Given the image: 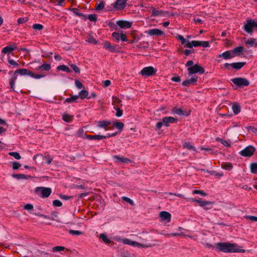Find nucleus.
<instances>
[{"label": "nucleus", "mask_w": 257, "mask_h": 257, "mask_svg": "<svg viewBox=\"0 0 257 257\" xmlns=\"http://www.w3.org/2000/svg\"><path fill=\"white\" fill-rule=\"evenodd\" d=\"M17 78V76L16 75H14L9 80V85L11 86V89H13V91L15 90V81Z\"/></svg>", "instance_id": "nucleus-33"}, {"label": "nucleus", "mask_w": 257, "mask_h": 257, "mask_svg": "<svg viewBox=\"0 0 257 257\" xmlns=\"http://www.w3.org/2000/svg\"><path fill=\"white\" fill-rule=\"evenodd\" d=\"M104 6V4L103 2H100L99 3L97 4L95 6V9L97 11L102 10Z\"/></svg>", "instance_id": "nucleus-49"}, {"label": "nucleus", "mask_w": 257, "mask_h": 257, "mask_svg": "<svg viewBox=\"0 0 257 257\" xmlns=\"http://www.w3.org/2000/svg\"><path fill=\"white\" fill-rule=\"evenodd\" d=\"M113 160L114 162L119 164H128L131 162V160L124 157H120L118 155H114L113 156Z\"/></svg>", "instance_id": "nucleus-11"}, {"label": "nucleus", "mask_w": 257, "mask_h": 257, "mask_svg": "<svg viewBox=\"0 0 257 257\" xmlns=\"http://www.w3.org/2000/svg\"><path fill=\"white\" fill-rule=\"evenodd\" d=\"M28 70L27 69H19L15 71V75H16L17 74H19L21 75H27Z\"/></svg>", "instance_id": "nucleus-40"}, {"label": "nucleus", "mask_w": 257, "mask_h": 257, "mask_svg": "<svg viewBox=\"0 0 257 257\" xmlns=\"http://www.w3.org/2000/svg\"><path fill=\"white\" fill-rule=\"evenodd\" d=\"M222 169L226 171H230L233 169V165L231 163L222 162L220 165Z\"/></svg>", "instance_id": "nucleus-25"}, {"label": "nucleus", "mask_w": 257, "mask_h": 257, "mask_svg": "<svg viewBox=\"0 0 257 257\" xmlns=\"http://www.w3.org/2000/svg\"><path fill=\"white\" fill-rule=\"evenodd\" d=\"M87 41L89 42V43H93V44H98V41H96L93 36H89V38H88V39L87 40Z\"/></svg>", "instance_id": "nucleus-58"}, {"label": "nucleus", "mask_w": 257, "mask_h": 257, "mask_svg": "<svg viewBox=\"0 0 257 257\" xmlns=\"http://www.w3.org/2000/svg\"><path fill=\"white\" fill-rule=\"evenodd\" d=\"M246 218L251 221L257 222V216L248 215L246 216Z\"/></svg>", "instance_id": "nucleus-63"}, {"label": "nucleus", "mask_w": 257, "mask_h": 257, "mask_svg": "<svg viewBox=\"0 0 257 257\" xmlns=\"http://www.w3.org/2000/svg\"><path fill=\"white\" fill-rule=\"evenodd\" d=\"M69 10L72 11L73 13L76 16L82 17H85V15L80 13L79 10L77 8H69Z\"/></svg>", "instance_id": "nucleus-36"}, {"label": "nucleus", "mask_w": 257, "mask_h": 257, "mask_svg": "<svg viewBox=\"0 0 257 257\" xmlns=\"http://www.w3.org/2000/svg\"><path fill=\"white\" fill-rule=\"evenodd\" d=\"M187 71L189 75H191L196 73L202 74L205 72V69L198 64H195L192 67H188L187 68Z\"/></svg>", "instance_id": "nucleus-5"}, {"label": "nucleus", "mask_w": 257, "mask_h": 257, "mask_svg": "<svg viewBox=\"0 0 257 257\" xmlns=\"http://www.w3.org/2000/svg\"><path fill=\"white\" fill-rule=\"evenodd\" d=\"M79 98V96L75 95H72L71 97L67 98L65 100L64 103L67 102V103H72L73 102L76 101Z\"/></svg>", "instance_id": "nucleus-39"}, {"label": "nucleus", "mask_w": 257, "mask_h": 257, "mask_svg": "<svg viewBox=\"0 0 257 257\" xmlns=\"http://www.w3.org/2000/svg\"><path fill=\"white\" fill-rule=\"evenodd\" d=\"M121 33H122V32H114L112 33L111 36L113 38V39L114 40V41H116V42L118 43L120 40V36L121 35Z\"/></svg>", "instance_id": "nucleus-34"}, {"label": "nucleus", "mask_w": 257, "mask_h": 257, "mask_svg": "<svg viewBox=\"0 0 257 257\" xmlns=\"http://www.w3.org/2000/svg\"><path fill=\"white\" fill-rule=\"evenodd\" d=\"M200 46L203 48L209 47L210 45L208 41H200Z\"/></svg>", "instance_id": "nucleus-54"}, {"label": "nucleus", "mask_w": 257, "mask_h": 257, "mask_svg": "<svg viewBox=\"0 0 257 257\" xmlns=\"http://www.w3.org/2000/svg\"><path fill=\"white\" fill-rule=\"evenodd\" d=\"M152 16V17H166L168 14V12L162 10H157L154 7H151Z\"/></svg>", "instance_id": "nucleus-12"}, {"label": "nucleus", "mask_w": 257, "mask_h": 257, "mask_svg": "<svg viewBox=\"0 0 257 257\" xmlns=\"http://www.w3.org/2000/svg\"><path fill=\"white\" fill-rule=\"evenodd\" d=\"M88 94L89 92L88 91L86 90H82L79 92V98L80 97L82 99L84 98L87 99Z\"/></svg>", "instance_id": "nucleus-35"}, {"label": "nucleus", "mask_w": 257, "mask_h": 257, "mask_svg": "<svg viewBox=\"0 0 257 257\" xmlns=\"http://www.w3.org/2000/svg\"><path fill=\"white\" fill-rule=\"evenodd\" d=\"M217 57L218 58L222 57L225 60H227L233 58L232 53L231 50H228L224 52L222 54L217 55Z\"/></svg>", "instance_id": "nucleus-18"}, {"label": "nucleus", "mask_w": 257, "mask_h": 257, "mask_svg": "<svg viewBox=\"0 0 257 257\" xmlns=\"http://www.w3.org/2000/svg\"><path fill=\"white\" fill-rule=\"evenodd\" d=\"M198 77L194 76L191 78L187 79L182 82V85L189 87L191 84L196 85Z\"/></svg>", "instance_id": "nucleus-14"}, {"label": "nucleus", "mask_w": 257, "mask_h": 257, "mask_svg": "<svg viewBox=\"0 0 257 257\" xmlns=\"http://www.w3.org/2000/svg\"><path fill=\"white\" fill-rule=\"evenodd\" d=\"M122 199L123 200L129 203L131 205H134V201L130 198L123 196Z\"/></svg>", "instance_id": "nucleus-64"}, {"label": "nucleus", "mask_w": 257, "mask_h": 257, "mask_svg": "<svg viewBox=\"0 0 257 257\" xmlns=\"http://www.w3.org/2000/svg\"><path fill=\"white\" fill-rule=\"evenodd\" d=\"M9 155L14 157L17 160H20L21 159V156L20 154L16 152H10Z\"/></svg>", "instance_id": "nucleus-43"}, {"label": "nucleus", "mask_w": 257, "mask_h": 257, "mask_svg": "<svg viewBox=\"0 0 257 257\" xmlns=\"http://www.w3.org/2000/svg\"><path fill=\"white\" fill-rule=\"evenodd\" d=\"M104 48L111 52H119V47L117 45H113L108 41H105L102 44Z\"/></svg>", "instance_id": "nucleus-8"}, {"label": "nucleus", "mask_w": 257, "mask_h": 257, "mask_svg": "<svg viewBox=\"0 0 257 257\" xmlns=\"http://www.w3.org/2000/svg\"><path fill=\"white\" fill-rule=\"evenodd\" d=\"M193 194H200L203 196H205L206 195V194L204 192H203V191H201V190H195L193 191Z\"/></svg>", "instance_id": "nucleus-62"}, {"label": "nucleus", "mask_w": 257, "mask_h": 257, "mask_svg": "<svg viewBox=\"0 0 257 257\" xmlns=\"http://www.w3.org/2000/svg\"><path fill=\"white\" fill-rule=\"evenodd\" d=\"M200 206L203 207L206 210H209L212 208L213 203L208 201H203L200 202Z\"/></svg>", "instance_id": "nucleus-21"}, {"label": "nucleus", "mask_w": 257, "mask_h": 257, "mask_svg": "<svg viewBox=\"0 0 257 257\" xmlns=\"http://www.w3.org/2000/svg\"><path fill=\"white\" fill-rule=\"evenodd\" d=\"M255 151V148L251 145L248 146L239 152V154L244 157H250Z\"/></svg>", "instance_id": "nucleus-6"}, {"label": "nucleus", "mask_w": 257, "mask_h": 257, "mask_svg": "<svg viewBox=\"0 0 257 257\" xmlns=\"http://www.w3.org/2000/svg\"><path fill=\"white\" fill-rule=\"evenodd\" d=\"M114 109L116 111V112L115 113V116L116 117H120L123 114V111L119 108H118V106H114Z\"/></svg>", "instance_id": "nucleus-42"}, {"label": "nucleus", "mask_w": 257, "mask_h": 257, "mask_svg": "<svg viewBox=\"0 0 257 257\" xmlns=\"http://www.w3.org/2000/svg\"><path fill=\"white\" fill-rule=\"evenodd\" d=\"M43 161L46 164L49 165L51 163L52 159L49 157L46 156L44 158Z\"/></svg>", "instance_id": "nucleus-60"}, {"label": "nucleus", "mask_w": 257, "mask_h": 257, "mask_svg": "<svg viewBox=\"0 0 257 257\" xmlns=\"http://www.w3.org/2000/svg\"><path fill=\"white\" fill-rule=\"evenodd\" d=\"M243 49V47L238 46L234 48L232 50H231L232 53V55L233 56V57H235L236 56L240 55Z\"/></svg>", "instance_id": "nucleus-22"}, {"label": "nucleus", "mask_w": 257, "mask_h": 257, "mask_svg": "<svg viewBox=\"0 0 257 257\" xmlns=\"http://www.w3.org/2000/svg\"><path fill=\"white\" fill-rule=\"evenodd\" d=\"M75 85L76 86V87L78 88V89H81L82 88H83V85L82 84V83L80 81H79L78 80H76L75 81Z\"/></svg>", "instance_id": "nucleus-55"}, {"label": "nucleus", "mask_w": 257, "mask_h": 257, "mask_svg": "<svg viewBox=\"0 0 257 257\" xmlns=\"http://www.w3.org/2000/svg\"><path fill=\"white\" fill-rule=\"evenodd\" d=\"M21 164L20 163L17 162H13V169L14 170H18L21 167Z\"/></svg>", "instance_id": "nucleus-57"}, {"label": "nucleus", "mask_w": 257, "mask_h": 257, "mask_svg": "<svg viewBox=\"0 0 257 257\" xmlns=\"http://www.w3.org/2000/svg\"><path fill=\"white\" fill-rule=\"evenodd\" d=\"M51 65L48 63H44L41 65H40L36 68V70L37 71H48L51 69Z\"/></svg>", "instance_id": "nucleus-20"}, {"label": "nucleus", "mask_w": 257, "mask_h": 257, "mask_svg": "<svg viewBox=\"0 0 257 257\" xmlns=\"http://www.w3.org/2000/svg\"><path fill=\"white\" fill-rule=\"evenodd\" d=\"M157 70L152 66H148L143 68L141 71L140 74L145 77L155 75Z\"/></svg>", "instance_id": "nucleus-7"}, {"label": "nucleus", "mask_w": 257, "mask_h": 257, "mask_svg": "<svg viewBox=\"0 0 257 257\" xmlns=\"http://www.w3.org/2000/svg\"><path fill=\"white\" fill-rule=\"evenodd\" d=\"M116 24L121 29H125L131 28L132 26V22L124 20H118L116 22Z\"/></svg>", "instance_id": "nucleus-15"}, {"label": "nucleus", "mask_w": 257, "mask_h": 257, "mask_svg": "<svg viewBox=\"0 0 257 257\" xmlns=\"http://www.w3.org/2000/svg\"><path fill=\"white\" fill-rule=\"evenodd\" d=\"M245 44L247 47H256L257 42L255 41V39L253 38H249L245 42Z\"/></svg>", "instance_id": "nucleus-23"}, {"label": "nucleus", "mask_w": 257, "mask_h": 257, "mask_svg": "<svg viewBox=\"0 0 257 257\" xmlns=\"http://www.w3.org/2000/svg\"><path fill=\"white\" fill-rule=\"evenodd\" d=\"M149 35L152 36H161L164 34V32L158 29H152L148 30L145 32Z\"/></svg>", "instance_id": "nucleus-17"}, {"label": "nucleus", "mask_w": 257, "mask_h": 257, "mask_svg": "<svg viewBox=\"0 0 257 257\" xmlns=\"http://www.w3.org/2000/svg\"><path fill=\"white\" fill-rule=\"evenodd\" d=\"M8 59L9 63L11 65L13 66L14 67L19 66V64L17 62L15 61L14 60L11 59L10 57L9 56H8Z\"/></svg>", "instance_id": "nucleus-50"}, {"label": "nucleus", "mask_w": 257, "mask_h": 257, "mask_svg": "<svg viewBox=\"0 0 257 257\" xmlns=\"http://www.w3.org/2000/svg\"><path fill=\"white\" fill-rule=\"evenodd\" d=\"M230 81L238 88H243L249 85V81L243 77H235L230 79Z\"/></svg>", "instance_id": "nucleus-4"}, {"label": "nucleus", "mask_w": 257, "mask_h": 257, "mask_svg": "<svg viewBox=\"0 0 257 257\" xmlns=\"http://www.w3.org/2000/svg\"><path fill=\"white\" fill-rule=\"evenodd\" d=\"M113 104L115 106H117L116 104H120L121 102V100L116 97H112Z\"/></svg>", "instance_id": "nucleus-59"}, {"label": "nucleus", "mask_w": 257, "mask_h": 257, "mask_svg": "<svg viewBox=\"0 0 257 257\" xmlns=\"http://www.w3.org/2000/svg\"><path fill=\"white\" fill-rule=\"evenodd\" d=\"M111 124L110 121L106 120L99 121L97 126L101 128H105Z\"/></svg>", "instance_id": "nucleus-32"}, {"label": "nucleus", "mask_w": 257, "mask_h": 257, "mask_svg": "<svg viewBox=\"0 0 257 257\" xmlns=\"http://www.w3.org/2000/svg\"><path fill=\"white\" fill-rule=\"evenodd\" d=\"M38 196L43 198L48 197L52 193V189L49 187H37L35 189Z\"/></svg>", "instance_id": "nucleus-2"}, {"label": "nucleus", "mask_w": 257, "mask_h": 257, "mask_svg": "<svg viewBox=\"0 0 257 257\" xmlns=\"http://www.w3.org/2000/svg\"><path fill=\"white\" fill-rule=\"evenodd\" d=\"M68 232L73 235H80L82 234V232L79 230H69Z\"/></svg>", "instance_id": "nucleus-51"}, {"label": "nucleus", "mask_w": 257, "mask_h": 257, "mask_svg": "<svg viewBox=\"0 0 257 257\" xmlns=\"http://www.w3.org/2000/svg\"><path fill=\"white\" fill-rule=\"evenodd\" d=\"M232 110L235 114H238L240 111V107L236 103L233 104L232 106Z\"/></svg>", "instance_id": "nucleus-38"}, {"label": "nucleus", "mask_w": 257, "mask_h": 257, "mask_svg": "<svg viewBox=\"0 0 257 257\" xmlns=\"http://www.w3.org/2000/svg\"><path fill=\"white\" fill-rule=\"evenodd\" d=\"M57 69L58 70H61L67 73L71 72V69L65 65H59L57 67Z\"/></svg>", "instance_id": "nucleus-37"}, {"label": "nucleus", "mask_w": 257, "mask_h": 257, "mask_svg": "<svg viewBox=\"0 0 257 257\" xmlns=\"http://www.w3.org/2000/svg\"><path fill=\"white\" fill-rule=\"evenodd\" d=\"M183 147L184 148L188 149L189 150L196 151V148L193 145L192 143H190L189 142L184 143L183 144Z\"/></svg>", "instance_id": "nucleus-29"}, {"label": "nucleus", "mask_w": 257, "mask_h": 257, "mask_svg": "<svg viewBox=\"0 0 257 257\" xmlns=\"http://www.w3.org/2000/svg\"><path fill=\"white\" fill-rule=\"evenodd\" d=\"M83 19L84 20L88 19L91 22H95L97 21V15L95 14H89L88 16L85 15V17H83Z\"/></svg>", "instance_id": "nucleus-30"}, {"label": "nucleus", "mask_w": 257, "mask_h": 257, "mask_svg": "<svg viewBox=\"0 0 257 257\" xmlns=\"http://www.w3.org/2000/svg\"><path fill=\"white\" fill-rule=\"evenodd\" d=\"M250 172L252 174H257V163H252L250 164Z\"/></svg>", "instance_id": "nucleus-41"}, {"label": "nucleus", "mask_w": 257, "mask_h": 257, "mask_svg": "<svg viewBox=\"0 0 257 257\" xmlns=\"http://www.w3.org/2000/svg\"><path fill=\"white\" fill-rule=\"evenodd\" d=\"M71 69L77 74H79L80 70V69L75 64H69Z\"/></svg>", "instance_id": "nucleus-48"}, {"label": "nucleus", "mask_w": 257, "mask_h": 257, "mask_svg": "<svg viewBox=\"0 0 257 257\" xmlns=\"http://www.w3.org/2000/svg\"><path fill=\"white\" fill-rule=\"evenodd\" d=\"M127 0H116L112 5L113 8L116 10H122L126 7Z\"/></svg>", "instance_id": "nucleus-9"}, {"label": "nucleus", "mask_w": 257, "mask_h": 257, "mask_svg": "<svg viewBox=\"0 0 257 257\" xmlns=\"http://www.w3.org/2000/svg\"><path fill=\"white\" fill-rule=\"evenodd\" d=\"M113 126L119 130L123 129L124 124L121 122H114L113 123Z\"/></svg>", "instance_id": "nucleus-45"}, {"label": "nucleus", "mask_w": 257, "mask_h": 257, "mask_svg": "<svg viewBox=\"0 0 257 257\" xmlns=\"http://www.w3.org/2000/svg\"><path fill=\"white\" fill-rule=\"evenodd\" d=\"M216 251L224 253L244 252L245 250L240 248L238 244L230 242H217Z\"/></svg>", "instance_id": "nucleus-1"}, {"label": "nucleus", "mask_w": 257, "mask_h": 257, "mask_svg": "<svg viewBox=\"0 0 257 257\" xmlns=\"http://www.w3.org/2000/svg\"><path fill=\"white\" fill-rule=\"evenodd\" d=\"M159 216L162 221H166V222H169L171 221V215L168 212L162 211L160 213Z\"/></svg>", "instance_id": "nucleus-16"}, {"label": "nucleus", "mask_w": 257, "mask_h": 257, "mask_svg": "<svg viewBox=\"0 0 257 257\" xmlns=\"http://www.w3.org/2000/svg\"><path fill=\"white\" fill-rule=\"evenodd\" d=\"M12 177L15 179L18 180L20 179H28V178H31V176H26L24 174H13Z\"/></svg>", "instance_id": "nucleus-31"}, {"label": "nucleus", "mask_w": 257, "mask_h": 257, "mask_svg": "<svg viewBox=\"0 0 257 257\" xmlns=\"http://www.w3.org/2000/svg\"><path fill=\"white\" fill-rule=\"evenodd\" d=\"M28 20V18L26 17L20 18L18 19L17 23L18 24H23L27 22Z\"/></svg>", "instance_id": "nucleus-53"}, {"label": "nucleus", "mask_w": 257, "mask_h": 257, "mask_svg": "<svg viewBox=\"0 0 257 257\" xmlns=\"http://www.w3.org/2000/svg\"><path fill=\"white\" fill-rule=\"evenodd\" d=\"M65 247L63 246H56L55 247H53L52 249V251L55 252H59L61 251L64 250Z\"/></svg>", "instance_id": "nucleus-44"}, {"label": "nucleus", "mask_w": 257, "mask_h": 257, "mask_svg": "<svg viewBox=\"0 0 257 257\" xmlns=\"http://www.w3.org/2000/svg\"><path fill=\"white\" fill-rule=\"evenodd\" d=\"M107 25L108 26V27L110 28H111L112 29H114V30L117 29L118 26L117 25V24H115L113 22H108V23L107 24Z\"/></svg>", "instance_id": "nucleus-56"}, {"label": "nucleus", "mask_w": 257, "mask_h": 257, "mask_svg": "<svg viewBox=\"0 0 257 257\" xmlns=\"http://www.w3.org/2000/svg\"><path fill=\"white\" fill-rule=\"evenodd\" d=\"M74 118L73 115L64 113L62 115V119L66 122H71Z\"/></svg>", "instance_id": "nucleus-28"}, {"label": "nucleus", "mask_w": 257, "mask_h": 257, "mask_svg": "<svg viewBox=\"0 0 257 257\" xmlns=\"http://www.w3.org/2000/svg\"><path fill=\"white\" fill-rule=\"evenodd\" d=\"M43 27L42 25L39 24H34L33 25V28L36 30H41L43 29Z\"/></svg>", "instance_id": "nucleus-52"}, {"label": "nucleus", "mask_w": 257, "mask_h": 257, "mask_svg": "<svg viewBox=\"0 0 257 257\" xmlns=\"http://www.w3.org/2000/svg\"><path fill=\"white\" fill-rule=\"evenodd\" d=\"M86 138L89 140H101L106 139V137L103 136V135H94V136L87 135Z\"/></svg>", "instance_id": "nucleus-27"}, {"label": "nucleus", "mask_w": 257, "mask_h": 257, "mask_svg": "<svg viewBox=\"0 0 257 257\" xmlns=\"http://www.w3.org/2000/svg\"><path fill=\"white\" fill-rule=\"evenodd\" d=\"M17 47L15 46L8 45L4 47L2 50V53L9 55L12 51L16 50Z\"/></svg>", "instance_id": "nucleus-19"}, {"label": "nucleus", "mask_w": 257, "mask_h": 257, "mask_svg": "<svg viewBox=\"0 0 257 257\" xmlns=\"http://www.w3.org/2000/svg\"><path fill=\"white\" fill-rule=\"evenodd\" d=\"M172 112L173 113L175 114H177L180 116H188L190 113V111H187L186 110H183L180 108L174 107L172 109Z\"/></svg>", "instance_id": "nucleus-10"}, {"label": "nucleus", "mask_w": 257, "mask_h": 257, "mask_svg": "<svg viewBox=\"0 0 257 257\" xmlns=\"http://www.w3.org/2000/svg\"><path fill=\"white\" fill-rule=\"evenodd\" d=\"M53 205L54 206L60 207L62 205V203L59 200H55L53 201Z\"/></svg>", "instance_id": "nucleus-61"}, {"label": "nucleus", "mask_w": 257, "mask_h": 257, "mask_svg": "<svg viewBox=\"0 0 257 257\" xmlns=\"http://www.w3.org/2000/svg\"><path fill=\"white\" fill-rule=\"evenodd\" d=\"M164 126L168 127L170 125V123H174L178 121V119L172 116H166L162 119Z\"/></svg>", "instance_id": "nucleus-13"}, {"label": "nucleus", "mask_w": 257, "mask_h": 257, "mask_svg": "<svg viewBox=\"0 0 257 257\" xmlns=\"http://www.w3.org/2000/svg\"><path fill=\"white\" fill-rule=\"evenodd\" d=\"M246 64L245 62H239L231 63L232 68L236 70L240 69Z\"/></svg>", "instance_id": "nucleus-24"}, {"label": "nucleus", "mask_w": 257, "mask_h": 257, "mask_svg": "<svg viewBox=\"0 0 257 257\" xmlns=\"http://www.w3.org/2000/svg\"><path fill=\"white\" fill-rule=\"evenodd\" d=\"M130 245L133 246H138L139 247L142 248H148L151 246V244H143L132 240H131Z\"/></svg>", "instance_id": "nucleus-26"}, {"label": "nucleus", "mask_w": 257, "mask_h": 257, "mask_svg": "<svg viewBox=\"0 0 257 257\" xmlns=\"http://www.w3.org/2000/svg\"><path fill=\"white\" fill-rule=\"evenodd\" d=\"M99 237L101 238L105 243H109L110 242V240L107 238V236L103 233H101Z\"/></svg>", "instance_id": "nucleus-47"}, {"label": "nucleus", "mask_w": 257, "mask_h": 257, "mask_svg": "<svg viewBox=\"0 0 257 257\" xmlns=\"http://www.w3.org/2000/svg\"><path fill=\"white\" fill-rule=\"evenodd\" d=\"M257 28V20L247 19L246 21V23L243 27V29L244 31L248 34H251L253 30Z\"/></svg>", "instance_id": "nucleus-3"}, {"label": "nucleus", "mask_w": 257, "mask_h": 257, "mask_svg": "<svg viewBox=\"0 0 257 257\" xmlns=\"http://www.w3.org/2000/svg\"><path fill=\"white\" fill-rule=\"evenodd\" d=\"M176 38L177 40H179L182 45H185L187 43V40L186 39H185L183 36L178 35L177 36Z\"/></svg>", "instance_id": "nucleus-46"}]
</instances>
